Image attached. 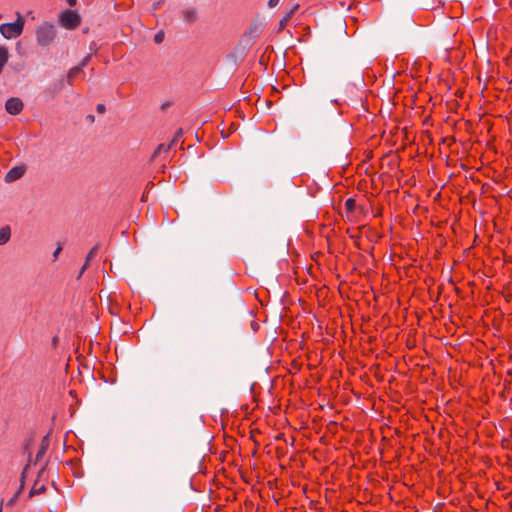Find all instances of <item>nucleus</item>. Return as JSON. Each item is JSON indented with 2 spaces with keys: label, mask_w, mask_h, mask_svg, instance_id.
Here are the masks:
<instances>
[{
  "label": "nucleus",
  "mask_w": 512,
  "mask_h": 512,
  "mask_svg": "<svg viewBox=\"0 0 512 512\" xmlns=\"http://www.w3.org/2000/svg\"><path fill=\"white\" fill-rule=\"evenodd\" d=\"M355 206H356V201L354 199L348 198L345 201V207L347 208V210L352 211Z\"/></svg>",
  "instance_id": "obj_17"
},
{
  "label": "nucleus",
  "mask_w": 512,
  "mask_h": 512,
  "mask_svg": "<svg viewBox=\"0 0 512 512\" xmlns=\"http://www.w3.org/2000/svg\"><path fill=\"white\" fill-rule=\"evenodd\" d=\"M29 465H30V461L28 462V464L24 467L22 473H21V478H20V490H23L24 488V480H25V476H26V472L29 468Z\"/></svg>",
  "instance_id": "obj_16"
},
{
  "label": "nucleus",
  "mask_w": 512,
  "mask_h": 512,
  "mask_svg": "<svg viewBox=\"0 0 512 512\" xmlns=\"http://www.w3.org/2000/svg\"><path fill=\"white\" fill-rule=\"evenodd\" d=\"M280 0H269L268 1V6L270 8H274L275 6H277L279 4Z\"/></svg>",
  "instance_id": "obj_23"
},
{
  "label": "nucleus",
  "mask_w": 512,
  "mask_h": 512,
  "mask_svg": "<svg viewBox=\"0 0 512 512\" xmlns=\"http://www.w3.org/2000/svg\"><path fill=\"white\" fill-rule=\"evenodd\" d=\"M183 134V130L182 129H178L177 132L175 133L173 139L171 140V142L167 145L166 147V150H169L171 149L173 146L177 145L181 136Z\"/></svg>",
  "instance_id": "obj_13"
},
{
  "label": "nucleus",
  "mask_w": 512,
  "mask_h": 512,
  "mask_svg": "<svg viewBox=\"0 0 512 512\" xmlns=\"http://www.w3.org/2000/svg\"><path fill=\"white\" fill-rule=\"evenodd\" d=\"M82 70V66H76L69 70L67 78L69 80V84H71V79L75 77Z\"/></svg>",
  "instance_id": "obj_14"
},
{
  "label": "nucleus",
  "mask_w": 512,
  "mask_h": 512,
  "mask_svg": "<svg viewBox=\"0 0 512 512\" xmlns=\"http://www.w3.org/2000/svg\"><path fill=\"white\" fill-rule=\"evenodd\" d=\"M299 8V5H295L291 10L280 20V27L283 28L287 25L292 15L295 13V11Z\"/></svg>",
  "instance_id": "obj_12"
},
{
  "label": "nucleus",
  "mask_w": 512,
  "mask_h": 512,
  "mask_svg": "<svg viewBox=\"0 0 512 512\" xmlns=\"http://www.w3.org/2000/svg\"><path fill=\"white\" fill-rule=\"evenodd\" d=\"M253 44V38L251 34L245 35L238 45L235 47V49L228 55V60L233 62L234 65L237 64V62L242 61L247 53V51L250 49V47Z\"/></svg>",
  "instance_id": "obj_2"
},
{
  "label": "nucleus",
  "mask_w": 512,
  "mask_h": 512,
  "mask_svg": "<svg viewBox=\"0 0 512 512\" xmlns=\"http://www.w3.org/2000/svg\"><path fill=\"white\" fill-rule=\"evenodd\" d=\"M11 237V230L9 226H4L0 229V245L6 244Z\"/></svg>",
  "instance_id": "obj_9"
},
{
  "label": "nucleus",
  "mask_w": 512,
  "mask_h": 512,
  "mask_svg": "<svg viewBox=\"0 0 512 512\" xmlns=\"http://www.w3.org/2000/svg\"><path fill=\"white\" fill-rule=\"evenodd\" d=\"M25 172V168L22 166H15L10 169L5 175V182L10 183L20 179Z\"/></svg>",
  "instance_id": "obj_7"
},
{
  "label": "nucleus",
  "mask_w": 512,
  "mask_h": 512,
  "mask_svg": "<svg viewBox=\"0 0 512 512\" xmlns=\"http://www.w3.org/2000/svg\"><path fill=\"white\" fill-rule=\"evenodd\" d=\"M16 15L17 19L15 22L0 25V33L5 39H15L23 32L25 20L19 12Z\"/></svg>",
  "instance_id": "obj_1"
},
{
  "label": "nucleus",
  "mask_w": 512,
  "mask_h": 512,
  "mask_svg": "<svg viewBox=\"0 0 512 512\" xmlns=\"http://www.w3.org/2000/svg\"><path fill=\"white\" fill-rule=\"evenodd\" d=\"M24 104L18 97H11L5 103L7 113L17 115L23 110Z\"/></svg>",
  "instance_id": "obj_5"
},
{
  "label": "nucleus",
  "mask_w": 512,
  "mask_h": 512,
  "mask_svg": "<svg viewBox=\"0 0 512 512\" xmlns=\"http://www.w3.org/2000/svg\"><path fill=\"white\" fill-rule=\"evenodd\" d=\"M170 106V102H165L161 105V109L165 110Z\"/></svg>",
  "instance_id": "obj_27"
},
{
  "label": "nucleus",
  "mask_w": 512,
  "mask_h": 512,
  "mask_svg": "<svg viewBox=\"0 0 512 512\" xmlns=\"http://www.w3.org/2000/svg\"><path fill=\"white\" fill-rule=\"evenodd\" d=\"M48 447H49V440H48V435H46L41 441L40 448L36 455V462L39 461L43 457V455L46 453Z\"/></svg>",
  "instance_id": "obj_8"
},
{
  "label": "nucleus",
  "mask_w": 512,
  "mask_h": 512,
  "mask_svg": "<svg viewBox=\"0 0 512 512\" xmlns=\"http://www.w3.org/2000/svg\"><path fill=\"white\" fill-rule=\"evenodd\" d=\"M52 342L55 345L57 343V337H54Z\"/></svg>",
  "instance_id": "obj_29"
},
{
  "label": "nucleus",
  "mask_w": 512,
  "mask_h": 512,
  "mask_svg": "<svg viewBox=\"0 0 512 512\" xmlns=\"http://www.w3.org/2000/svg\"><path fill=\"white\" fill-rule=\"evenodd\" d=\"M90 57H91L90 55H87V56L82 60V62L80 63V65H79V66H82V68H83V67H85V66L87 65V63L89 62Z\"/></svg>",
  "instance_id": "obj_25"
},
{
  "label": "nucleus",
  "mask_w": 512,
  "mask_h": 512,
  "mask_svg": "<svg viewBox=\"0 0 512 512\" xmlns=\"http://www.w3.org/2000/svg\"><path fill=\"white\" fill-rule=\"evenodd\" d=\"M9 57V52L6 47H0V73L4 65L7 63Z\"/></svg>",
  "instance_id": "obj_11"
},
{
  "label": "nucleus",
  "mask_w": 512,
  "mask_h": 512,
  "mask_svg": "<svg viewBox=\"0 0 512 512\" xmlns=\"http://www.w3.org/2000/svg\"><path fill=\"white\" fill-rule=\"evenodd\" d=\"M61 251H62V245H61V243H59L58 246L56 247V249L53 252V259L54 260L57 259L58 255L60 254Z\"/></svg>",
  "instance_id": "obj_21"
},
{
  "label": "nucleus",
  "mask_w": 512,
  "mask_h": 512,
  "mask_svg": "<svg viewBox=\"0 0 512 512\" xmlns=\"http://www.w3.org/2000/svg\"><path fill=\"white\" fill-rule=\"evenodd\" d=\"M164 39V32L163 31H159L155 34L154 36V41L155 43L157 44H160Z\"/></svg>",
  "instance_id": "obj_19"
},
{
  "label": "nucleus",
  "mask_w": 512,
  "mask_h": 512,
  "mask_svg": "<svg viewBox=\"0 0 512 512\" xmlns=\"http://www.w3.org/2000/svg\"><path fill=\"white\" fill-rule=\"evenodd\" d=\"M89 263L87 261H85L84 265L82 266L78 276H77V279H80L82 274L84 273V271L86 270V268L88 267Z\"/></svg>",
  "instance_id": "obj_22"
},
{
  "label": "nucleus",
  "mask_w": 512,
  "mask_h": 512,
  "mask_svg": "<svg viewBox=\"0 0 512 512\" xmlns=\"http://www.w3.org/2000/svg\"><path fill=\"white\" fill-rule=\"evenodd\" d=\"M66 1L69 4V6H75L76 5V0H66Z\"/></svg>",
  "instance_id": "obj_28"
},
{
  "label": "nucleus",
  "mask_w": 512,
  "mask_h": 512,
  "mask_svg": "<svg viewBox=\"0 0 512 512\" xmlns=\"http://www.w3.org/2000/svg\"><path fill=\"white\" fill-rule=\"evenodd\" d=\"M100 248V245L99 244H96L90 251L89 253L87 254L86 256V260L88 263L89 261L94 257V255L97 253V251L99 250Z\"/></svg>",
  "instance_id": "obj_15"
},
{
  "label": "nucleus",
  "mask_w": 512,
  "mask_h": 512,
  "mask_svg": "<svg viewBox=\"0 0 512 512\" xmlns=\"http://www.w3.org/2000/svg\"><path fill=\"white\" fill-rule=\"evenodd\" d=\"M56 37V30L53 24L43 23L36 31L37 43L40 46L50 45Z\"/></svg>",
  "instance_id": "obj_3"
},
{
  "label": "nucleus",
  "mask_w": 512,
  "mask_h": 512,
  "mask_svg": "<svg viewBox=\"0 0 512 512\" xmlns=\"http://www.w3.org/2000/svg\"><path fill=\"white\" fill-rule=\"evenodd\" d=\"M0 512H2V505L0 506Z\"/></svg>",
  "instance_id": "obj_31"
},
{
  "label": "nucleus",
  "mask_w": 512,
  "mask_h": 512,
  "mask_svg": "<svg viewBox=\"0 0 512 512\" xmlns=\"http://www.w3.org/2000/svg\"><path fill=\"white\" fill-rule=\"evenodd\" d=\"M181 14L183 21L188 25L195 23L198 19V10L195 7L185 8Z\"/></svg>",
  "instance_id": "obj_6"
},
{
  "label": "nucleus",
  "mask_w": 512,
  "mask_h": 512,
  "mask_svg": "<svg viewBox=\"0 0 512 512\" xmlns=\"http://www.w3.org/2000/svg\"><path fill=\"white\" fill-rule=\"evenodd\" d=\"M96 110L98 113H104L105 110H106V107L104 104H98L97 107H96Z\"/></svg>",
  "instance_id": "obj_24"
},
{
  "label": "nucleus",
  "mask_w": 512,
  "mask_h": 512,
  "mask_svg": "<svg viewBox=\"0 0 512 512\" xmlns=\"http://www.w3.org/2000/svg\"><path fill=\"white\" fill-rule=\"evenodd\" d=\"M166 147H167V145H164V144H160V145H158V147H157V149L154 151V153H153L152 157H153V158H154V157H156V156H157L159 153H161L162 151H165V152H166V151H167V150H166Z\"/></svg>",
  "instance_id": "obj_20"
},
{
  "label": "nucleus",
  "mask_w": 512,
  "mask_h": 512,
  "mask_svg": "<svg viewBox=\"0 0 512 512\" xmlns=\"http://www.w3.org/2000/svg\"><path fill=\"white\" fill-rule=\"evenodd\" d=\"M63 87V80H60L59 83L55 86V90H60Z\"/></svg>",
  "instance_id": "obj_26"
},
{
  "label": "nucleus",
  "mask_w": 512,
  "mask_h": 512,
  "mask_svg": "<svg viewBox=\"0 0 512 512\" xmlns=\"http://www.w3.org/2000/svg\"><path fill=\"white\" fill-rule=\"evenodd\" d=\"M21 492L22 490H20L19 488L18 491L14 493V496L7 502V506H13L16 503Z\"/></svg>",
  "instance_id": "obj_18"
},
{
  "label": "nucleus",
  "mask_w": 512,
  "mask_h": 512,
  "mask_svg": "<svg viewBox=\"0 0 512 512\" xmlns=\"http://www.w3.org/2000/svg\"><path fill=\"white\" fill-rule=\"evenodd\" d=\"M59 23L68 30H74L80 25L81 16L75 10H64L59 14Z\"/></svg>",
  "instance_id": "obj_4"
},
{
  "label": "nucleus",
  "mask_w": 512,
  "mask_h": 512,
  "mask_svg": "<svg viewBox=\"0 0 512 512\" xmlns=\"http://www.w3.org/2000/svg\"><path fill=\"white\" fill-rule=\"evenodd\" d=\"M89 120H92V121H93V120H94V116H93V115H90V116H89Z\"/></svg>",
  "instance_id": "obj_30"
},
{
  "label": "nucleus",
  "mask_w": 512,
  "mask_h": 512,
  "mask_svg": "<svg viewBox=\"0 0 512 512\" xmlns=\"http://www.w3.org/2000/svg\"><path fill=\"white\" fill-rule=\"evenodd\" d=\"M46 490V487L44 484L38 485V481H35L33 487L31 488L29 492V498H32L35 495L41 494Z\"/></svg>",
  "instance_id": "obj_10"
}]
</instances>
